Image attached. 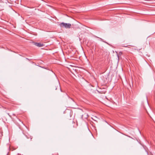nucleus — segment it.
Here are the masks:
<instances>
[{
    "instance_id": "nucleus-7",
    "label": "nucleus",
    "mask_w": 155,
    "mask_h": 155,
    "mask_svg": "<svg viewBox=\"0 0 155 155\" xmlns=\"http://www.w3.org/2000/svg\"><path fill=\"white\" fill-rule=\"evenodd\" d=\"M117 56H118V58L119 57V56H118V55L117 54Z\"/></svg>"
},
{
    "instance_id": "nucleus-2",
    "label": "nucleus",
    "mask_w": 155,
    "mask_h": 155,
    "mask_svg": "<svg viewBox=\"0 0 155 155\" xmlns=\"http://www.w3.org/2000/svg\"><path fill=\"white\" fill-rule=\"evenodd\" d=\"M34 45L38 47H41L44 46L43 44L41 43L34 42Z\"/></svg>"
},
{
    "instance_id": "nucleus-4",
    "label": "nucleus",
    "mask_w": 155,
    "mask_h": 155,
    "mask_svg": "<svg viewBox=\"0 0 155 155\" xmlns=\"http://www.w3.org/2000/svg\"><path fill=\"white\" fill-rule=\"evenodd\" d=\"M100 39H101V41H102L104 42L105 43H106L107 44H108V45H109V44L107 42H106L105 41H103V40L102 39L100 38Z\"/></svg>"
},
{
    "instance_id": "nucleus-1",
    "label": "nucleus",
    "mask_w": 155,
    "mask_h": 155,
    "mask_svg": "<svg viewBox=\"0 0 155 155\" xmlns=\"http://www.w3.org/2000/svg\"><path fill=\"white\" fill-rule=\"evenodd\" d=\"M60 26L61 28H70L71 27V25L70 23H67L62 22L60 24Z\"/></svg>"
},
{
    "instance_id": "nucleus-5",
    "label": "nucleus",
    "mask_w": 155,
    "mask_h": 155,
    "mask_svg": "<svg viewBox=\"0 0 155 155\" xmlns=\"http://www.w3.org/2000/svg\"><path fill=\"white\" fill-rule=\"evenodd\" d=\"M122 54V52L120 51V52H119V55H121Z\"/></svg>"
},
{
    "instance_id": "nucleus-3",
    "label": "nucleus",
    "mask_w": 155,
    "mask_h": 155,
    "mask_svg": "<svg viewBox=\"0 0 155 155\" xmlns=\"http://www.w3.org/2000/svg\"><path fill=\"white\" fill-rule=\"evenodd\" d=\"M55 89L56 90H57V89H59L61 91H62L59 82H58L57 83V85L55 86Z\"/></svg>"
},
{
    "instance_id": "nucleus-6",
    "label": "nucleus",
    "mask_w": 155,
    "mask_h": 155,
    "mask_svg": "<svg viewBox=\"0 0 155 155\" xmlns=\"http://www.w3.org/2000/svg\"><path fill=\"white\" fill-rule=\"evenodd\" d=\"M71 99L72 100V101H74H74L73 100V99H72L71 98Z\"/></svg>"
}]
</instances>
